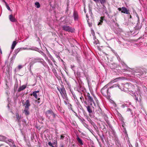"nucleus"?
Returning <instances> with one entry per match:
<instances>
[{"label":"nucleus","mask_w":147,"mask_h":147,"mask_svg":"<svg viewBox=\"0 0 147 147\" xmlns=\"http://www.w3.org/2000/svg\"><path fill=\"white\" fill-rule=\"evenodd\" d=\"M122 79L121 77H119L115 78L114 80L113 81H111L109 84L105 85L101 90V92L102 94L105 96H110V93L109 92V87H108L110 83H111L112 82H113L114 80L115 81L118 79Z\"/></svg>","instance_id":"1"},{"label":"nucleus","mask_w":147,"mask_h":147,"mask_svg":"<svg viewBox=\"0 0 147 147\" xmlns=\"http://www.w3.org/2000/svg\"><path fill=\"white\" fill-rule=\"evenodd\" d=\"M52 116L53 117V119L51 118L50 120H49L51 122L53 123L55 121H60L61 119L60 116L58 115L55 113Z\"/></svg>","instance_id":"2"},{"label":"nucleus","mask_w":147,"mask_h":147,"mask_svg":"<svg viewBox=\"0 0 147 147\" xmlns=\"http://www.w3.org/2000/svg\"><path fill=\"white\" fill-rule=\"evenodd\" d=\"M57 89L59 91L62 97L63 98H65L67 96V94L65 89L64 87H63L61 88H58Z\"/></svg>","instance_id":"3"},{"label":"nucleus","mask_w":147,"mask_h":147,"mask_svg":"<svg viewBox=\"0 0 147 147\" xmlns=\"http://www.w3.org/2000/svg\"><path fill=\"white\" fill-rule=\"evenodd\" d=\"M55 113L51 110L49 109L46 111L45 113V115L47 118L49 120H50L51 117Z\"/></svg>","instance_id":"4"},{"label":"nucleus","mask_w":147,"mask_h":147,"mask_svg":"<svg viewBox=\"0 0 147 147\" xmlns=\"http://www.w3.org/2000/svg\"><path fill=\"white\" fill-rule=\"evenodd\" d=\"M21 102L24 106L25 107V108H29L30 107L31 105L30 103V101L29 100H26L25 101L23 100H21Z\"/></svg>","instance_id":"5"},{"label":"nucleus","mask_w":147,"mask_h":147,"mask_svg":"<svg viewBox=\"0 0 147 147\" xmlns=\"http://www.w3.org/2000/svg\"><path fill=\"white\" fill-rule=\"evenodd\" d=\"M85 98L86 100H87L88 101H89L90 103L92 102L94 103L93 98L90 96V94L87 93L86 94H84Z\"/></svg>","instance_id":"6"},{"label":"nucleus","mask_w":147,"mask_h":147,"mask_svg":"<svg viewBox=\"0 0 147 147\" xmlns=\"http://www.w3.org/2000/svg\"><path fill=\"white\" fill-rule=\"evenodd\" d=\"M62 29L63 30L69 32H72L74 31V30L72 29L71 27L67 25H63L62 27Z\"/></svg>","instance_id":"7"},{"label":"nucleus","mask_w":147,"mask_h":147,"mask_svg":"<svg viewBox=\"0 0 147 147\" xmlns=\"http://www.w3.org/2000/svg\"><path fill=\"white\" fill-rule=\"evenodd\" d=\"M92 103H90V105H88L87 106L85 105V106L87 108V111L89 114L92 113L93 112V110H94V107L92 106Z\"/></svg>","instance_id":"8"},{"label":"nucleus","mask_w":147,"mask_h":147,"mask_svg":"<svg viewBox=\"0 0 147 147\" xmlns=\"http://www.w3.org/2000/svg\"><path fill=\"white\" fill-rule=\"evenodd\" d=\"M120 88L119 89L121 90H126L129 87V85L127 84H122L121 86L119 85Z\"/></svg>","instance_id":"9"},{"label":"nucleus","mask_w":147,"mask_h":147,"mask_svg":"<svg viewBox=\"0 0 147 147\" xmlns=\"http://www.w3.org/2000/svg\"><path fill=\"white\" fill-rule=\"evenodd\" d=\"M119 88H120V87L119 85L118 84L114 85L112 86L109 87V89H111L112 91L117 90L119 89Z\"/></svg>","instance_id":"10"},{"label":"nucleus","mask_w":147,"mask_h":147,"mask_svg":"<svg viewBox=\"0 0 147 147\" xmlns=\"http://www.w3.org/2000/svg\"><path fill=\"white\" fill-rule=\"evenodd\" d=\"M121 13H123L126 14H130L129 10H128L126 7H122V10H121Z\"/></svg>","instance_id":"11"},{"label":"nucleus","mask_w":147,"mask_h":147,"mask_svg":"<svg viewBox=\"0 0 147 147\" xmlns=\"http://www.w3.org/2000/svg\"><path fill=\"white\" fill-rule=\"evenodd\" d=\"M39 59H33L30 63V67L32 66L35 63L39 62Z\"/></svg>","instance_id":"12"},{"label":"nucleus","mask_w":147,"mask_h":147,"mask_svg":"<svg viewBox=\"0 0 147 147\" xmlns=\"http://www.w3.org/2000/svg\"><path fill=\"white\" fill-rule=\"evenodd\" d=\"M9 19L10 21L12 22H15L16 21V20L15 17H13L12 14L10 15L9 16Z\"/></svg>","instance_id":"13"},{"label":"nucleus","mask_w":147,"mask_h":147,"mask_svg":"<svg viewBox=\"0 0 147 147\" xmlns=\"http://www.w3.org/2000/svg\"><path fill=\"white\" fill-rule=\"evenodd\" d=\"M26 87V85H23L22 86H21L18 89V92H19L21 91L22 90H24Z\"/></svg>","instance_id":"14"},{"label":"nucleus","mask_w":147,"mask_h":147,"mask_svg":"<svg viewBox=\"0 0 147 147\" xmlns=\"http://www.w3.org/2000/svg\"><path fill=\"white\" fill-rule=\"evenodd\" d=\"M29 108H25V109L23 111V113H25V115L27 116L29 115L30 112L29 111Z\"/></svg>","instance_id":"15"},{"label":"nucleus","mask_w":147,"mask_h":147,"mask_svg":"<svg viewBox=\"0 0 147 147\" xmlns=\"http://www.w3.org/2000/svg\"><path fill=\"white\" fill-rule=\"evenodd\" d=\"M86 114V118L87 119V120L90 123H91L92 124H94V125H95V124L92 121V120L87 115V114Z\"/></svg>","instance_id":"16"},{"label":"nucleus","mask_w":147,"mask_h":147,"mask_svg":"<svg viewBox=\"0 0 147 147\" xmlns=\"http://www.w3.org/2000/svg\"><path fill=\"white\" fill-rule=\"evenodd\" d=\"M77 140L78 143L81 145H82L83 144L82 140L78 136H77Z\"/></svg>","instance_id":"17"},{"label":"nucleus","mask_w":147,"mask_h":147,"mask_svg":"<svg viewBox=\"0 0 147 147\" xmlns=\"http://www.w3.org/2000/svg\"><path fill=\"white\" fill-rule=\"evenodd\" d=\"M22 49H26L24 48H18L17 49H16L15 50L14 55H16L17 54V53L20 51V50H22Z\"/></svg>","instance_id":"18"},{"label":"nucleus","mask_w":147,"mask_h":147,"mask_svg":"<svg viewBox=\"0 0 147 147\" xmlns=\"http://www.w3.org/2000/svg\"><path fill=\"white\" fill-rule=\"evenodd\" d=\"M98 109L96 111V112L99 115H101L102 114V110L101 108L99 106L98 107Z\"/></svg>","instance_id":"19"},{"label":"nucleus","mask_w":147,"mask_h":147,"mask_svg":"<svg viewBox=\"0 0 147 147\" xmlns=\"http://www.w3.org/2000/svg\"><path fill=\"white\" fill-rule=\"evenodd\" d=\"M73 15L74 17V20H78V15L76 11H74V12Z\"/></svg>","instance_id":"20"},{"label":"nucleus","mask_w":147,"mask_h":147,"mask_svg":"<svg viewBox=\"0 0 147 147\" xmlns=\"http://www.w3.org/2000/svg\"><path fill=\"white\" fill-rule=\"evenodd\" d=\"M16 115L17 117V119L16 120V121H17L18 122L20 123L21 122L20 119H21V116H19V114L18 113H16Z\"/></svg>","instance_id":"21"},{"label":"nucleus","mask_w":147,"mask_h":147,"mask_svg":"<svg viewBox=\"0 0 147 147\" xmlns=\"http://www.w3.org/2000/svg\"><path fill=\"white\" fill-rule=\"evenodd\" d=\"M17 42H16V41H14L13 42V43L12 45V46L11 47V49L12 50L16 46Z\"/></svg>","instance_id":"22"},{"label":"nucleus","mask_w":147,"mask_h":147,"mask_svg":"<svg viewBox=\"0 0 147 147\" xmlns=\"http://www.w3.org/2000/svg\"><path fill=\"white\" fill-rule=\"evenodd\" d=\"M7 138L5 136L0 135V141H2L6 139Z\"/></svg>","instance_id":"23"},{"label":"nucleus","mask_w":147,"mask_h":147,"mask_svg":"<svg viewBox=\"0 0 147 147\" xmlns=\"http://www.w3.org/2000/svg\"><path fill=\"white\" fill-rule=\"evenodd\" d=\"M30 95L31 96L33 95L34 96V97L36 98H37V93H36V92H35L34 91L31 94H30Z\"/></svg>","instance_id":"24"},{"label":"nucleus","mask_w":147,"mask_h":147,"mask_svg":"<svg viewBox=\"0 0 147 147\" xmlns=\"http://www.w3.org/2000/svg\"><path fill=\"white\" fill-rule=\"evenodd\" d=\"M9 144L11 147H16L14 142L9 143Z\"/></svg>","instance_id":"25"},{"label":"nucleus","mask_w":147,"mask_h":147,"mask_svg":"<svg viewBox=\"0 0 147 147\" xmlns=\"http://www.w3.org/2000/svg\"><path fill=\"white\" fill-rule=\"evenodd\" d=\"M106 1V0H99V2H100L101 4L103 5L105 4Z\"/></svg>","instance_id":"26"},{"label":"nucleus","mask_w":147,"mask_h":147,"mask_svg":"<svg viewBox=\"0 0 147 147\" xmlns=\"http://www.w3.org/2000/svg\"><path fill=\"white\" fill-rule=\"evenodd\" d=\"M35 4L36 5V7L37 8H38L40 7V5L39 3L38 2H36L35 3Z\"/></svg>","instance_id":"27"},{"label":"nucleus","mask_w":147,"mask_h":147,"mask_svg":"<svg viewBox=\"0 0 147 147\" xmlns=\"http://www.w3.org/2000/svg\"><path fill=\"white\" fill-rule=\"evenodd\" d=\"M79 119L80 120L82 123H85V120L83 118H79Z\"/></svg>","instance_id":"28"},{"label":"nucleus","mask_w":147,"mask_h":147,"mask_svg":"<svg viewBox=\"0 0 147 147\" xmlns=\"http://www.w3.org/2000/svg\"><path fill=\"white\" fill-rule=\"evenodd\" d=\"M5 5H6V7L7 8V9L11 11H12V10L10 9V8L9 7V6L8 5L7 3Z\"/></svg>","instance_id":"29"},{"label":"nucleus","mask_w":147,"mask_h":147,"mask_svg":"<svg viewBox=\"0 0 147 147\" xmlns=\"http://www.w3.org/2000/svg\"><path fill=\"white\" fill-rule=\"evenodd\" d=\"M65 135V134H63L61 135L60 136V139L61 140H63L64 137H65V136H64Z\"/></svg>","instance_id":"30"},{"label":"nucleus","mask_w":147,"mask_h":147,"mask_svg":"<svg viewBox=\"0 0 147 147\" xmlns=\"http://www.w3.org/2000/svg\"><path fill=\"white\" fill-rule=\"evenodd\" d=\"M23 67V66L22 65H19L17 68H18V69H19V70H20V69H21V68H22V67Z\"/></svg>","instance_id":"31"},{"label":"nucleus","mask_w":147,"mask_h":147,"mask_svg":"<svg viewBox=\"0 0 147 147\" xmlns=\"http://www.w3.org/2000/svg\"><path fill=\"white\" fill-rule=\"evenodd\" d=\"M104 17L103 16H101L100 17V22H103V19H104Z\"/></svg>","instance_id":"32"},{"label":"nucleus","mask_w":147,"mask_h":147,"mask_svg":"<svg viewBox=\"0 0 147 147\" xmlns=\"http://www.w3.org/2000/svg\"><path fill=\"white\" fill-rule=\"evenodd\" d=\"M48 144L49 145V146H52V147H54L53 146L52 144L51 143L49 142L48 143Z\"/></svg>","instance_id":"33"},{"label":"nucleus","mask_w":147,"mask_h":147,"mask_svg":"<svg viewBox=\"0 0 147 147\" xmlns=\"http://www.w3.org/2000/svg\"><path fill=\"white\" fill-rule=\"evenodd\" d=\"M0 147H8V146H6L3 144H2L0 145Z\"/></svg>","instance_id":"34"},{"label":"nucleus","mask_w":147,"mask_h":147,"mask_svg":"<svg viewBox=\"0 0 147 147\" xmlns=\"http://www.w3.org/2000/svg\"><path fill=\"white\" fill-rule=\"evenodd\" d=\"M83 101L85 104V106L87 105H88V103L86 101L84 100Z\"/></svg>","instance_id":"35"},{"label":"nucleus","mask_w":147,"mask_h":147,"mask_svg":"<svg viewBox=\"0 0 147 147\" xmlns=\"http://www.w3.org/2000/svg\"><path fill=\"white\" fill-rule=\"evenodd\" d=\"M8 142H9V143L13 142V141L11 139H9V140H8Z\"/></svg>","instance_id":"36"},{"label":"nucleus","mask_w":147,"mask_h":147,"mask_svg":"<svg viewBox=\"0 0 147 147\" xmlns=\"http://www.w3.org/2000/svg\"><path fill=\"white\" fill-rule=\"evenodd\" d=\"M127 111L128 112H130L131 113V110L129 109V108H127Z\"/></svg>","instance_id":"37"},{"label":"nucleus","mask_w":147,"mask_h":147,"mask_svg":"<svg viewBox=\"0 0 147 147\" xmlns=\"http://www.w3.org/2000/svg\"><path fill=\"white\" fill-rule=\"evenodd\" d=\"M96 3H99V0H93Z\"/></svg>","instance_id":"38"},{"label":"nucleus","mask_w":147,"mask_h":147,"mask_svg":"<svg viewBox=\"0 0 147 147\" xmlns=\"http://www.w3.org/2000/svg\"><path fill=\"white\" fill-rule=\"evenodd\" d=\"M80 99L82 101V102H83L82 100V99H83V101L84 100V98L82 96H81V97H80Z\"/></svg>","instance_id":"39"},{"label":"nucleus","mask_w":147,"mask_h":147,"mask_svg":"<svg viewBox=\"0 0 147 147\" xmlns=\"http://www.w3.org/2000/svg\"><path fill=\"white\" fill-rule=\"evenodd\" d=\"M118 10L119 11H121V10H122V7L121 8H118Z\"/></svg>","instance_id":"40"},{"label":"nucleus","mask_w":147,"mask_h":147,"mask_svg":"<svg viewBox=\"0 0 147 147\" xmlns=\"http://www.w3.org/2000/svg\"><path fill=\"white\" fill-rule=\"evenodd\" d=\"M34 92H36V93H38L39 92V91H38V90L36 91H34Z\"/></svg>","instance_id":"41"},{"label":"nucleus","mask_w":147,"mask_h":147,"mask_svg":"<svg viewBox=\"0 0 147 147\" xmlns=\"http://www.w3.org/2000/svg\"><path fill=\"white\" fill-rule=\"evenodd\" d=\"M3 1L4 2L5 4L7 3L5 1V0H3Z\"/></svg>","instance_id":"42"},{"label":"nucleus","mask_w":147,"mask_h":147,"mask_svg":"<svg viewBox=\"0 0 147 147\" xmlns=\"http://www.w3.org/2000/svg\"><path fill=\"white\" fill-rule=\"evenodd\" d=\"M136 16H137V17L138 18V20H139V16H138V14H137Z\"/></svg>","instance_id":"43"},{"label":"nucleus","mask_w":147,"mask_h":147,"mask_svg":"<svg viewBox=\"0 0 147 147\" xmlns=\"http://www.w3.org/2000/svg\"><path fill=\"white\" fill-rule=\"evenodd\" d=\"M101 22H99L98 23V25H99L100 24H101Z\"/></svg>","instance_id":"44"},{"label":"nucleus","mask_w":147,"mask_h":147,"mask_svg":"<svg viewBox=\"0 0 147 147\" xmlns=\"http://www.w3.org/2000/svg\"><path fill=\"white\" fill-rule=\"evenodd\" d=\"M129 18H130V19L131 18H132V16H131V15H129Z\"/></svg>","instance_id":"45"},{"label":"nucleus","mask_w":147,"mask_h":147,"mask_svg":"<svg viewBox=\"0 0 147 147\" xmlns=\"http://www.w3.org/2000/svg\"><path fill=\"white\" fill-rule=\"evenodd\" d=\"M86 17L87 18H88L89 16H88V15H87V14H86Z\"/></svg>","instance_id":"46"},{"label":"nucleus","mask_w":147,"mask_h":147,"mask_svg":"<svg viewBox=\"0 0 147 147\" xmlns=\"http://www.w3.org/2000/svg\"><path fill=\"white\" fill-rule=\"evenodd\" d=\"M40 98H38L37 100H38L39 101L40 100Z\"/></svg>","instance_id":"47"},{"label":"nucleus","mask_w":147,"mask_h":147,"mask_svg":"<svg viewBox=\"0 0 147 147\" xmlns=\"http://www.w3.org/2000/svg\"><path fill=\"white\" fill-rule=\"evenodd\" d=\"M104 53L105 54V55H108L106 53Z\"/></svg>","instance_id":"48"},{"label":"nucleus","mask_w":147,"mask_h":147,"mask_svg":"<svg viewBox=\"0 0 147 147\" xmlns=\"http://www.w3.org/2000/svg\"><path fill=\"white\" fill-rule=\"evenodd\" d=\"M86 113L84 114V116L86 117Z\"/></svg>","instance_id":"49"},{"label":"nucleus","mask_w":147,"mask_h":147,"mask_svg":"<svg viewBox=\"0 0 147 147\" xmlns=\"http://www.w3.org/2000/svg\"><path fill=\"white\" fill-rule=\"evenodd\" d=\"M61 147H63V145H61Z\"/></svg>","instance_id":"50"},{"label":"nucleus","mask_w":147,"mask_h":147,"mask_svg":"<svg viewBox=\"0 0 147 147\" xmlns=\"http://www.w3.org/2000/svg\"><path fill=\"white\" fill-rule=\"evenodd\" d=\"M38 103H39V102H39V101H38Z\"/></svg>","instance_id":"51"},{"label":"nucleus","mask_w":147,"mask_h":147,"mask_svg":"<svg viewBox=\"0 0 147 147\" xmlns=\"http://www.w3.org/2000/svg\"><path fill=\"white\" fill-rule=\"evenodd\" d=\"M84 11H85V12L86 13V11H85V9H84Z\"/></svg>","instance_id":"52"},{"label":"nucleus","mask_w":147,"mask_h":147,"mask_svg":"<svg viewBox=\"0 0 147 147\" xmlns=\"http://www.w3.org/2000/svg\"><path fill=\"white\" fill-rule=\"evenodd\" d=\"M34 85H35V84H33V85H32V86H34Z\"/></svg>","instance_id":"53"},{"label":"nucleus","mask_w":147,"mask_h":147,"mask_svg":"<svg viewBox=\"0 0 147 147\" xmlns=\"http://www.w3.org/2000/svg\"><path fill=\"white\" fill-rule=\"evenodd\" d=\"M11 113H13V112L11 111Z\"/></svg>","instance_id":"54"}]
</instances>
